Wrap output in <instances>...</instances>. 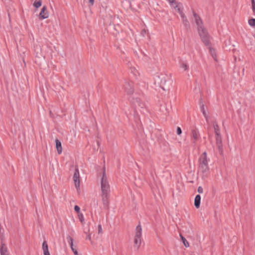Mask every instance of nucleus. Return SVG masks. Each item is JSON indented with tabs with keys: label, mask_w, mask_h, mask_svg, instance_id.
<instances>
[{
	"label": "nucleus",
	"mask_w": 255,
	"mask_h": 255,
	"mask_svg": "<svg viewBox=\"0 0 255 255\" xmlns=\"http://www.w3.org/2000/svg\"><path fill=\"white\" fill-rule=\"evenodd\" d=\"M180 16L182 18V23L184 24V25L186 27H189V23L185 14L183 13V14H181Z\"/></svg>",
	"instance_id": "nucleus-16"
},
{
	"label": "nucleus",
	"mask_w": 255,
	"mask_h": 255,
	"mask_svg": "<svg viewBox=\"0 0 255 255\" xmlns=\"http://www.w3.org/2000/svg\"><path fill=\"white\" fill-rule=\"evenodd\" d=\"M200 108H201V112H202V114H203V116H204V117L205 118H207V114H206V112L205 106L203 104H202Z\"/></svg>",
	"instance_id": "nucleus-23"
},
{
	"label": "nucleus",
	"mask_w": 255,
	"mask_h": 255,
	"mask_svg": "<svg viewBox=\"0 0 255 255\" xmlns=\"http://www.w3.org/2000/svg\"><path fill=\"white\" fill-rule=\"evenodd\" d=\"M69 239H70V244L71 249L72 250V251L74 252V251H76V249H75L73 247V240L72 238H70Z\"/></svg>",
	"instance_id": "nucleus-28"
},
{
	"label": "nucleus",
	"mask_w": 255,
	"mask_h": 255,
	"mask_svg": "<svg viewBox=\"0 0 255 255\" xmlns=\"http://www.w3.org/2000/svg\"><path fill=\"white\" fill-rule=\"evenodd\" d=\"M74 210H75V211L77 213H79H79H80V207H79L78 206H77V205L75 206V207H74Z\"/></svg>",
	"instance_id": "nucleus-29"
},
{
	"label": "nucleus",
	"mask_w": 255,
	"mask_h": 255,
	"mask_svg": "<svg viewBox=\"0 0 255 255\" xmlns=\"http://www.w3.org/2000/svg\"><path fill=\"white\" fill-rule=\"evenodd\" d=\"M142 234V228L140 225H138L135 229V233L134 239L135 247L138 248L141 244V237Z\"/></svg>",
	"instance_id": "nucleus-6"
},
{
	"label": "nucleus",
	"mask_w": 255,
	"mask_h": 255,
	"mask_svg": "<svg viewBox=\"0 0 255 255\" xmlns=\"http://www.w3.org/2000/svg\"><path fill=\"white\" fill-rule=\"evenodd\" d=\"M201 196L199 195L196 196L194 199V205L197 209H198L200 206Z\"/></svg>",
	"instance_id": "nucleus-15"
},
{
	"label": "nucleus",
	"mask_w": 255,
	"mask_h": 255,
	"mask_svg": "<svg viewBox=\"0 0 255 255\" xmlns=\"http://www.w3.org/2000/svg\"><path fill=\"white\" fill-rule=\"evenodd\" d=\"M56 148L58 154H61L62 152V147L61 142L58 139H55Z\"/></svg>",
	"instance_id": "nucleus-12"
},
{
	"label": "nucleus",
	"mask_w": 255,
	"mask_h": 255,
	"mask_svg": "<svg viewBox=\"0 0 255 255\" xmlns=\"http://www.w3.org/2000/svg\"><path fill=\"white\" fill-rule=\"evenodd\" d=\"M170 3L175 10L179 13L180 15L184 13L181 10V5L180 3L175 2Z\"/></svg>",
	"instance_id": "nucleus-10"
},
{
	"label": "nucleus",
	"mask_w": 255,
	"mask_h": 255,
	"mask_svg": "<svg viewBox=\"0 0 255 255\" xmlns=\"http://www.w3.org/2000/svg\"><path fill=\"white\" fill-rule=\"evenodd\" d=\"M252 0V3H255V0Z\"/></svg>",
	"instance_id": "nucleus-37"
},
{
	"label": "nucleus",
	"mask_w": 255,
	"mask_h": 255,
	"mask_svg": "<svg viewBox=\"0 0 255 255\" xmlns=\"http://www.w3.org/2000/svg\"><path fill=\"white\" fill-rule=\"evenodd\" d=\"M197 30L198 34L203 43L206 46H210L211 44L210 36L207 29L203 26L197 28Z\"/></svg>",
	"instance_id": "nucleus-2"
},
{
	"label": "nucleus",
	"mask_w": 255,
	"mask_h": 255,
	"mask_svg": "<svg viewBox=\"0 0 255 255\" xmlns=\"http://www.w3.org/2000/svg\"><path fill=\"white\" fill-rule=\"evenodd\" d=\"M49 14L47 6L46 5L43 6L38 15L39 19L40 20H42L48 18L49 17Z\"/></svg>",
	"instance_id": "nucleus-8"
},
{
	"label": "nucleus",
	"mask_w": 255,
	"mask_h": 255,
	"mask_svg": "<svg viewBox=\"0 0 255 255\" xmlns=\"http://www.w3.org/2000/svg\"><path fill=\"white\" fill-rule=\"evenodd\" d=\"M42 5V0H39L37 1H35L33 5L37 9L39 7H40Z\"/></svg>",
	"instance_id": "nucleus-21"
},
{
	"label": "nucleus",
	"mask_w": 255,
	"mask_h": 255,
	"mask_svg": "<svg viewBox=\"0 0 255 255\" xmlns=\"http://www.w3.org/2000/svg\"><path fill=\"white\" fill-rule=\"evenodd\" d=\"M193 16L194 17V20L197 26V28L200 26H203V25L200 17L196 13H193Z\"/></svg>",
	"instance_id": "nucleus-11"
},
{
	"label": "nucleus",
	"mask_w": 255,
	"mask_h": 255,
	"mask_svg": "<svg viewBox=\"0 0 255 255\" xmlns=\"http://www.w3.org/2000/svg\"><path fill=\"white\" fill-rule=\"evenodd\" d=\"M176 132L178 135H180L182 133V130L180 127L177 128Z\"/></svg>",
	"instance_id": "nucleus-30"
},
{
	"label": "nucleus",
	"mask_w": 255,
	"mask_h": 255,
	"mask_svg": "<svg viewBox=\"0 0 255 255\" xmlns=\"http://www.w3.org/2000/svg\"><path fill=\"white\" fill-rule=\"evenodd\" d=\"M208 46H209V50L211 55H212L213 58L216 61H217V55L216 54L215 50L213 47H211L210 45Z\"/></svg>",
	"instance_id": "nucleus-18"
},
{
	"label": "nucleus",
	"mask_w": 255,
	"mask_h": 255,
	"mask_svg": "<svg viewBox=\"0 0 255 255\" xmlns=\"http://www.w3.org/2000/svg\"><path fill=\"white\" fill-rule=\"evenodd\" d=\"M78 218L82 223H83L84 222V216L82 213L78 214Z\"/></svg>",
	"instance_id": "nucleus-27"
},
{
	"label": "nucleus",
	"mask_w": 255,
	"mask_h": 255,
	"mask_svg": "<svg viewBox=\"0 0 255 255\" xmlns=\"http://www.w3.org/2000/svg\"><path fill=\"white\" fill-rule=\"evenodd\" d=\"M252 10L254 15H255V3H252Z\"/></svg>",
	"instance_id": "nucleus-32"
},
{
	"label": "nucleus",
	"mask_w": 255,
	"mask_h": 255,
	"mask_svg": "<svg viewBox=\"0 0 255 255\" xmlns=\"http://www.w3.org/2000/svg\"><path fill=\"white\" fill-rule=\"evenodd\" d=\"M73 179L74 182L75 187L77 191H79L80 189V176L79 169L77 166H76L75 167V172L73 177Z\"/></svg>",
	"instance_id": "nucleus-7"
},
{
	"label": "nucleus",
	"mask_w": 255,
	"mask_h": 255,
	"mask_svg": "<svg viewBox=\"0 0 255 255\" xmlns=\"http://www.w3.org/2000/svg\"><path fill=\"white\" fill-rule=\"evenodd\" d=\"M129 101L133 105L135 104V103H139V99L137 98H134L133 97H131L129 99Z\"/></svg>",
	"instance_id": "nucleus-22"
},
{
	"label": "nucleus",
	"mask_w": 255,
	"mask_h": 255,
	"mask_svg": "<svg viewBox=\"0 0 255 255\" xmlns=\"http://www.w3.org/2000/svg\"><path fill=\"white\" fill-rule=\"evenodd\" d=\"M101 188L102 193H110V187L105 169L103 170L101 180Z\"/></svg>",
	"instance_id": "nucleus-4"
},
{
	"label": "nucleus",
	"mask_w": 255,
	"mask_h": 255,
	"mask_svg": "<svg viewBox=\"0 0 255 255\" xmlns=\"http://www.w3.org/2000/svg\"><path fill=\"white\" fill-rule=\"evenodd\" d=\"M248 23L251 26H255V19L251 18L249 19Z\"/></svg>",
	"instance_id": "nucleus-26"
},
{
	"label": "nucleus",
	"mask_w": 255,
	"mask_h": 255,
	"mask_svg": "<svg viewBox=\"0 0 255 255\" xmlns=\"http://www.w3.org/2000/svg\"><path fill=\"white\" fill-rule=\"evenodd\" d=\"M197 191L199 193H202L203 192V189L201 186H199L198 187Z\"/></svg>",
	"instance_id": "nucleus-31"
},
{
	"label": "nucleus",
	"mask_w": 255,
	"mask_h": 255,
	"mask_svg": "<svg viewBox=\"0 0 255 255\" xmlns=\"http://www.w3.org/2000/svg\"><path fill=\"white\" fill-rule=\"evenodd\" d=\"M42 250L43 252V254L45 253L49 252L48 251V246L45 241L43 242L42 244Z\"/></svg>",
	"instance_id": "nucleus-20"
},
{
	"label": "nucleus",
	"mask_w": 255,
	"mask_h": 255,
	"mask_svg": "<svg viewBox=\"0 0 255 255\" xmlns=\"http://www.w3.org/2000/svg\"><path fill=\"white\" fill-rule=\"evenodd\" d=\"M191 136L192 138L194 139L193 142L195 143V141L198 139L199 136V133L198 130L195 129H193L191 130Z\"/></svg>",
	"instance_id": "nucleus-14"
},
{
	"label": "nucleus",
	"mask_w": 255,
	"mask_h": 255,
	"mask_svg": "<svg viewBox=\"0 0 255 255\" xmlns=\"http://www.w3.org/2000/svg\"><path fill=\"white\" fill-rule=\"evenodd\" d=\"M123 89L127 95L131 97L134 93L133 82L130 80H126L123 85Z\"/></svg>",
	"instance_id": "nucleus-5"
},
{
	"label": "nucleus",
	"mask_w": 255,
	"mask_h": 255,
	"mask_svg": "<svg viewBox=\"0 0 255 255\" xmlns=\"http://www.w3.org/2000/svg\"><path fill=\"white\" fill-rule=\"evenodd\" d=\"M109 193H102V201L104 206L107 208L109 207Z\"/></svg>",
	"instance_id": "nucleus-9"
},
{
	"label": "nucleus",
	"mask_w": 255,
	"mask_h": 255,
	"mask_svg": "<svg viewBox=\"0 0 255 255\" xmlns=\"http://www.w3.org/2000/svg\"><path fill=\"white\" fill-rule=\"evenodd\" d=\"M95 0H89V2L90 3L91 5H93L94 3Z\"/></svg>",
	"instance_id": "nucleus-33"
},
{
	"label": "nucleus",
	"mask_w": 255,
	"mask_h": 255,
	"mask_svg": "<svg viewBox=\"0 0 255 255\" xmlns=\"http://www.w3.org/2000/svg\"><path fill=\"white\" fill-rule=\"evenodd\" d=\"M158 77L160 80V84L161 88L164 91H165V90L162 86L165 85V84L166 83V80L165 77L163 76H158Z\"/></svg>",
	"instance_id": "nucleus-17"
},
{
	"label": "nucleus",
	"mask_w": 255,
	"mask_h": 255,
	"mask_svg": "<svg viewBox=\"0 0 255 255\" xmlns=\"http://www.w3.org/2000/svg\"><path fill=\"white\" fill-rule=\"evenodd\" d=\"M0 252V255H9L7 248L4 244H1Z\"/></svg>",
	"instance_id": "nucleus-13"
},
{
	"label": "nucleus",
	"mask_w": 255,
	"mask_h": 255,
	"mask_svg": "<svg viewBox=\"0 0 255 255\" xmlns=\"http://www.w3.org/2000/svg\"><path fill=\"white\" fill-rule=\"evenodd\" d=\"M98 234L99 235H102L103 234V229L101 225L99 224L97 226Z\"/></svg>",
	"instance_id": "nucleus-25"
},
{
	"label": "nucleus",
	"mask_w": 255,
	"mask_h": 255,
	"mask_svg": "<svg viewBox=\"0 0 255 255\" xmlns=\"http://www.w3.org/2000/svg\"><path fill=\"white\" fill-rule=\"evenodd\" d=\"M180 67L182 68L185 71H187L188 70L189 67L188 65L185 63H182L180 65Z\"/></svg>",
	"instance_id": "nucleus-24"
},
{
	"label": "nucleus",
	"mask_w": 255,
	"mask_h": 255,
	"mask_svg": "<svg viewBox=\"0 0 255 255\" xmlns=\"http://www.w3.org/2000/svg\"><path fill=\"white\" fill-rule=\"evenodd\" d=\"M43 254H44V255H50L49 252H47V253H44Z\"/></svg>",
	"instance_id": "nucleus-36"
},
{
	"label": "nucleus",
	"mask_w": 255,
	"mask_h": 255,
	"mask_svg": "<svg viewBox=\"0 0 255 255\" xmlns=\"http://www.w3.org/2000/svg\"><path fill=\"white\" fill-rule=\"evenodd\" d=\"M213 128L215 134L216 145L218 149L221 150L222 149V138L221 135L220 128L216 122L213 123Z\"/></svg>",
	"instance_id": "nucleus-3"
},
{
	"label": "nucleus",
	"mask_w": 255,
	"mask_h": 255,
	"mask_svg": "<svg viewBox=\"0 0 255 255\" xmlns=\"http://www.w3.org/2000/svg\"><path fill=\"white\" fill-rule=\"evenodd\" d=\"M208 161L207 152H204L199 159V168L202 173H206L209 171Z\"/></svg>",
	"instance_id": "nucleus-1"
},
{
	"label": "nucleus",
	"mask_w": 255,
	"mask_h": 255,
	"mask_svg": "<svg viewBox=\"0 0 255 255\" xmlns=\"http://www.w3.org/2000/svg\"><path fill=\"white\" fill-rule=\"evenodd\" d=\"M180 237L181 240L182 241L183 244H184V246L186 248H188L189 247V246H190L189 245V243H188V242L181 235H180Z\"/></svg>",
	"instance_id": "nucleus-19"
},
{
	"label": "nucleus",
	"mask_w": 255,
	"mask_h": 255,
	"mask_svg": "<svg viewBox=\"0 0 255 255\" xmlns=\"http://www.w3.org/2000/svg\"><path fill=\"white\" fill-rule=\"evenodd\" d=\"M87 239H88V240H89L90 241H91V234H89L87 236Z\"/></svg>",
	"instance_id": "nucleus-34"
},
{
	"label": "nucleus",
	"mask_w": 255,
	"mask_h": 255,
	"mask_svg": "<svg viewBox=\"0 0 255 255\" xmlns=\"http://www.w3.org/2000/svg\"><path fill=\"white\" fill-rule=\"evenodd\" d=\"M168 0L170 3H173L175 1V0Z\"/></svg>",
	"instance_id": "nucleus-35"
}]
</instances>
